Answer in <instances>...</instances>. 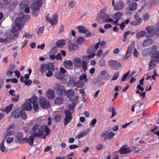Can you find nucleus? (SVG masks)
I'll return each mask as SVG.
<instances>
[{"label": "nucleus", "instance_id": "f257e3e1", "mask_svg": "<svg viewBox=\"0 0 159 159\" xmlns=\"http://www.w3.org/2000/svg\"><path fill=\"white\" fill-rule=\"evenodd\" d=\"M44 131H45L47 135L49 134L51 131L50 129L47 125H44L42 126L37 132L32 133L29 139L25 138L24 143H28L30 146H31L33 144L35 138L39 137L42 139H45L46 135L43 134Z\"/></svg>", "mask_w": 159, "mask_h": 159}, {"label": "nucleus", "instance_id": "f03ea898", "mask_svg": "<svg viewBox=\"0 0 159 159\" xmlns=\"http://www.w3.org/2000/svg\"><path fill=\"white\" fill-rule=\"evenodd\" d=\"M126 4L128 6L126 8L127 14H131L132 12L135 11L137 8L138 4L133 0H127Z\"/></svg>", "mask_w": 159, "mask_h": 159}, {"label": "nucleus", "instance_id": "7ed1b4c3", "mask_svg": "<svg viewBox=\"0 0 159 159\" xmlns=\"http://www.w3.org/2000/svg\"><path fill=\"white\" fill-rule=\"evenodd\" d=\"M145 29L147 31L150 37H152L159 33V27H158L148 26L146 27Z\"/></svg>", "mask_w": 159, "mask_h": 159}, {"label": "nucleus", "instance_id": "20e7f679", "mask_svg": "<svg viewBox=\"0 0 159 159\" xmlns=\"http://www.w3.org/2000/svg\"><path fill=\"white\" fill-rule=\"evenodd\" d=\"M48 70L54 71V67L53 63H49L47 64H43L40 66L39 69L40 71L44 72L47 71Z\"/></svg>", "mask_w": 159, "mask_h": 159}, {"label": "nucleus", "instance_id": "39448f33", "mask_svg": "<svg viewBox=\"0 0 159 159\" xmlns=\"http://www.w3.org/2000/svg\"><path fill=\"white\" fill-rule=\"evenodd\" d=\"M65 117L64 118V125L66 126L67 124L71 121L72 119V113L68 110H66L64 112Z\"/></svg>", "mask_w": 159, "mask_h": 159}, {"label": "nucleus", "instance_id": "423d86ee", "mask_svg": "<svg viewBox=\"0 0 159 159\" xmlns=\"http://www.w3.org/2000/svg\"><path fill=\"white\" fill-rule=\"evenodd\" d=\"M112 6H114V9L116 11H120L124 7V4L121 0L118 1L115 4V0H112Z\"/></svg>", "mask_w": 159, "mask_h": 159}, {"label": "nucleus", "instance_id": "0eeeda50", "mask_svg": "<svg viewBox=\"0 0 159 159\" xmlns=\"http://www.w3.org/2000/svg\"><path fill=\"white\" fill-rule=\"evenodd\" d=\"M40 105L43 109H48L50 106V102L44 97H41L39 100Z\"/></svg>", "mask_w": 159, "mask_h": 159}, {"label": "nucleus", "instance_id": "6e6552de", "mask_svg": "<svg viewBox=\"0 0 159 159\" xmlns=\"http://www.w3.org/2000/svg\"><path fill=\"white\" fill-rule=\"evenodd\" d=\"M109 66L113 70H118L119 67L121 66V64L117 61L111 60L108 62Z\"/></svg>", "mask_w": 159, "mask_h": 159}, {"label": "nucleus", "instance_id": "1a4fd4ad", "mask_svg": "<svg viewBox=\"0 0 159 159\" xmlns=\"http://www.w3.org/2000/svg\"><path fill=\"white\" fill-rule=\"evenodd\" d=\"M135 45V42L134 41H132L131 43L128 46L126 53L124 59L126 60L128 59L131 55L133 48Z\"/></svg>", "mask_w": 159, "mask_h": 159}, {"label": "nucleus", "instance_id": "9d476101", "mask_svg": "<svg viewBox=\"0 0 159 159\" xmlns=\"http://www.w3.org/2000/svg\"><path fill=\"white\" fill-rule=\"evenodd\" d=\"M31 104L32 102L30 98L27 99L25 103L21 106V108L24 110L30 111L32 108Z\"/></svg>", "mask_w": 159, "mask_h": 159}, {"label": "nucleus", "instance_id": "9b49d317", "mask_svg": "<svg viewBox=\"0 0 159 159\" xmlns=\"http://www.w3.org/2000/svg\"><path fill=\"white\" fill-rule=\"evenodd\" d=\"M96 51L94 49V45H93L88 49L87 52L88 54V57L89 59L92 58L95 56V52Z\"/></svg>", "mask_w": 159, "mask_h": 159}, {"label": "nucleus", "instance_id": "f8f14e48", "mask_svg": "<svg viewBox=\"0 0 159 159\" xmlns=\"http://www.w3.org/2000/svg\"><path fill=\"white\" fill-rule=\"evenodd\" d=\"M33 105V107L34 110L37 111L39 109V105L38 103V98L36 97H32L30 98Z\"/></svg>", "mask_w": 159, "mask_h": 159}, {"label": "nucleus", "instance_id": "ddd939ff", "mask_svg": "<svg viewBox=\"0 0 159 159\" xmlns=\"http://www.w3.org/2000/svg\"><path fill=\"white\" fill-rule=\"evenodd\" d=\"M46 97L49 99H53L55 96V93L52 89H49L47 90L46 93Z\"/></svg>", "mask_w": 159, "mask_h": 159}, {"label": "nucleus", "instance_id": "4468645a", "mask_svg": "<svg viewBox=\"0 0 159 159\" xmlns=\"http://www.w3.org/2000/svg\"><path fill=\"white\" fill-rule=\"evenodd\" d=\"M82 62V60L79 57H75L74 58L73 60V62L74 66L77 68L81 67V63Z\"/></svg>", "mask_w": 159, "mask_h": 159}, {"label": "nucleus", "instance_id": "2eb2a0df", "mask_svg": "<svg viewBox=\"0 0 159 159\" xmlns=\"http://www.w3.org/2000/svg\"><path fill=\"white\" fill-rule=\"evenodd\" d=\"M23 134L22 133H18L16 137V143H24V139L25 138H23Z\"/></svg>", "mask_w": 159, "mask_h": 159}, {"label": "nucleus", "instance_id": "dca6fc26", "mask_svg": "<svg viewBox=\"0 0 159 159\" xmlns=\"http://www.w3.org/2000/svg\"><path fill=\"white\" fill-rule=\"evenodd\" d=\"M42 4L40 2H34L31 5V8L32 10H39Z\"/></svg>", "mask_w": 159, "mask_h": 159}, {"label": "nucleus", "instance_id": "f3484780", "mask_svg": "<svg viewBox=\"0 0 159 159\" xmlns=\"http://www.w3.org/2000/svg\"><path fill=\"white\" fill-rule=\"evenodd\" d=\"M153 43L154 40L152 39H146L143 41V46L144 47H146L152 44Z\"/></svg>", "mask_w": 159, "mask_h": 159}, {"label": "nucleus", "instance_id": "a211bd4d", "mask_svg": "<svg viewBox=\"0 0 159 159\" xmlns=\"http://www.w3.org/2000/svg\"><path fill=\"white\" fill-rule=\"evenodd\" d=\"M119 152L121 154H125L131 152V150L127 148L126 146L124 145L121 148Z\"/></svg>", "mask_w": 159, "mask_h": 159}, {"label": "nucleus", "instance_id": "6ab92c4d", "mask_svg": "<svg viewBox=\"0 0 159 159\" xmlns=\"http://www.w3.org/2000/svg\"><path fill=\"white\" fill-rule=\"evenodd\" d=\"M69 51L71 52H73L79 49V46L75 44H70L68 46Z\"/></svg>", "mask_w": 159, "mask_h": 159}, {"label": "nucleus", "instance_id": "aec40b11", "mask_svg": "<svg viewBox=\"0 0 159 159\" xmlns=\"http://www.w3.org/2000/svg\"><path fill=\"white\" fill-rule=\"evenodd\" d=\"M152 58L157 63L159 62V52L155 51L152 54Z\"/></svg>", "mask_w": 159, "mask_h": 159}, {"label": "nucleus", "instance_id": "412c9836", "mask_svg": "<svg viewBox=\"0 0 159 159\" xmlns=\"http://www.w3.org/2000/svg\"><path fill=\"white\" fill-rule=\"evenodd\" d=\"M64 100L61 97H58L54 100V103L56 105H60L63 103Z\"/></svg>", "mask_w": 159, "mask_h": 159}, {"label": "nucleus", "instance_id": "4be33fe9", "mask_svg": "<svg viewBox=\"0 0 159 159\" xmlns=\"http://www.w3.org/2000/svg\"><path fill=\"white\" fill-rule=\"evenodd\" d=\"M107 134L104 139V141L112 139L115 135V133L113 132H110Z\"/></svg>", "mask_w": 159, "mask_h": 159}, {"label": "nucleus", "instance_id": "5701e85b", "mask_svg": "<svg viewBox=\"0 0 159 159\" xmlns=\"http://www.w3.org/2000/svg\"><path fill=\"white\" fill-rule=\"evenodd\" d=\"M58 17L57 14H55L52 17L51 19V25H56L58 23Z\"/></svg>", "mask_w": 159, "mask_h": 159}, {"label": "nucleus", "instance_id": "b1692460", "mask_svg": "<svg viewBox=\"0 0 159 159\" xmlns=\"http://www.w3.org/2000/svg\"><path fill=\"white\" fill-rule=\"evenodd\" d=\"M63 65L66 69H70L72 66V62L70 61H66L63 62Z\"/></svg>", "mask_w": 159, "mask_h": 159}, {"label": "nucleus", "instance_id": "393cba45", "mask_svg": "<svg viewBox=\"0 0 159 159\" xmlns=\"http://www.w3.org/2000/svg\"><path fill=\"white\" fill-rule=\"evenodd\" d=\"M21 113V111L16 110L12 112L11 115H12V116H13L14 118H18L21 115L20 114Z\"/></svg>", "mask_w": 159, "mask_h": 159}, {"label": "nucleus", "instance_id": "a878e982", "mask_svg": "<svg viewBox=\"0 0 159 159\" xmlns=\"http://www.w3.org/2000/svg\"><path fill=\"white\" fill-rule=\"evenodd\" d=\"M146 34L145 31L142 30L136 34V37L138 39H139L143 37Z\"/></svg>", "mask_w": 159, "mask_h": 159}, {"label": "nucleus", "instance_id": "bb28decb", "mask_svg": "<svg viewBox=\"0 0 159 159\" xmlns=\"http://www.w3.org/2000/svg\"><path fill=\"white\" fill-rule=\"evenodd\" d=\"M55 76L56 79L61 80L65 77V75L62 74L59 71L56 73Z\"/></svg>", "mask_w": 159, "mask_h": 159}, {"label": "nucleus", "instance_id": "cd10ccee", "mask_svg": "<svg viewBox=\"0 0 159 159\" xmlns=\"http://www.w3.org/2000/svg\"><path fill=\"white\" fill-rule=\"evenodd\" d=\"M77 28H78V31L80 33H86L87 32V28L84 26H79Z\"/></svg>", "mask_w": 159, "mask_h": 159}, {"label": "nucleus", "instance_id": "c85d7f7f", "mask_svg": "<svg viewBox=\"0 0 159 159\" xmlns=\"http://www.w3.org/2000/svg\"><path fill=\"white\" fill-rule=\"evenodd\" d=\"M105 17V16L98 15L97 18V22L99 23H105L104 19Z\"/></svg>", "mask_w": 159, "mask_h": 159}, {"label": "nucleus", "instance_id": "c756f323", "mask_svg": "<svg viewBox=\"0 0 159 159\" xmlns=\"http://www.w3.org/2000/svg\"><path fill=\"white\" fill-rule=\"evenodd\" d=\"M66 91L64 89L63 86H61L60 88L57 91L56 93L57 94L61 96L64 93H65Z\"/></svg>", "mask_w": 159, "mask_h": 159}, {"label": "nucleus", "instance_id": "7c9ffc66", "mask_svg": "<svg viewBox=\"0 0 159 159\" xmlns=\"http://www.w3.org/2000/svg\"><path fill=\"white\" fill-rule=\"evenodd\" d=\"M65 43L64 40H60L56 43V45L59 48H62L65 44Z\"/></svg>", "mask_w": 159, "mask_h": 159}, {"label": "nucleus", "instance_id": "2f4dec72", "mask_svg": "<svg viewBox=\"0 0 159 159\" xmlns=\"http://www.w3.org/2000/svg\"><path fill=\"white\" fill-rule=\"evenodd\" d=\"M75 92L72 89H70L68 90H66L65 91V94L68 97H70L71 96L74 95Z\"/></svg>", "mask_w": 159, "mask_h": 159}, {"label": "nucleus", "instance_id": "473e14b6", "mask_svg": "<svg viewBox=\"0 0 159 159\" xmlns=\"http://www.w3.org/2000/svg\"><path fill=\"white\" fill-rule=\"evenodd\" d=\"M79 80L80 81L84 82H87L88 80L87 78V75L86 74H84L82 75H80L79 78Z\"/></svg>", "mask_w": 159, "mask_h": 159}, {"label": "nucleus", "instance_id": "72a5a7b5", "mask_svg": "<svg viewBox=\"0 0 159 159\" xmlns=\"http://www.w3.org/2000/svg\"><path fill=\"white\" fill-rule=\"evenodd\" d=\"M156 66L155 63V61L152 59L151 60L149 63V69L151 70L155 67Z\"/></svg>", "mask_w": 159, "mask_h": 159}, {"label": "nucleus", "instance_id": "f704fd0d", "mask_svg": "<svg viewBox=\"0 0 159 159\" xmlns=\"http://www.w3.org/2000/svg\"><path fill=\"white\" fill-rule=\"evenodd\" d=\"M123 16L122 14L120 12H116L114 16L115 19H117L118 20H120Z\"/></svg>", "mask_w": 159, "mask_h": 159}, {"label": "nucleus", "instance_id": "c9c22d12", "mask_svg": "<svg viewBox=\"0 0 159 159\" xmlns=\"http://www.w3.org/2000/svg\"><path fill=\"white\" fill-rule=\"evenodd\" d=\"M87 66L88 65L87 62L85 61H82L81 63V67L84 71H85L87 70L88 69Z\"/></svg>", "mask_w": 159, "mask_h": 159}, {"label": "nucleus", "instance_id": "e433bc0d", "mask_svg": "<svg viewBox=\"0 0 159 159\" xmlns=\"http://www.w3.org/2000/svg\"><path fill=\"white\" fill-rule=\"evenodd\" d=\"M76 85L75 86L79 88H83L84 86V82L80 81V80L76 81Z\"/></svg>", "mask_w": 159, "mask_h": 159}, {"label": "nucleus", "instance_id": "4c0bfd02", "mask_svg": "<svg viewBox=\"0 0 159 159\" xmlns=\"http://www.w3.org/2000/svg\"><path fill=\"white\" fill-rule=\"evenodd\" d=\"M23 21L22 18L20 17L17 18L15 20V25H16L19 26H21L22 22Z\"/></svg>", "mask_w": 159, "mask_h": 159}, {"label": "nucleus", "instance_id": "58836bf2", "mask_svg": "<svg viewBox=\"0 0 159 159\" xmlns=\"http://www.w3.org/2000/svg\"><path fill=\"white\" fill-rule=\"evenodd\" d=\"M13 106V104H10L8 106H7L6 107V109L5 110H3L6 111V113H8L11 110ZM0 111H3L2 109H1Z\"/></svg>", "mask_w": 159, "mask_h": 159}, {"label": "nucleus", "instance_id": "ea45409f", "mask_svg": "<svg viewBox=\"0 0 159 159\" xmlns=\"http://www.w3.org/2000/svg\"><path fill=\"white\" fill-rule=\"evenodd\" d=\"M76 81L72 79H70L68 83V85L70 87H74L76 85Z\"/></svg>", "mask_w": 159, "mask_h": 159}, {"label": "nucleus", "instance_id": "a19ab883", "mask_svg": "<svg viewBox=\"0 0 159 159\" xmlns=\"http://www.w3.org/2000/svg\"><path fill=\"white\" fill-rule=\"evenodd\" d=\"M88 134V131H84L80 133L77 136V137L78 139L82 138Z\"/></svg>", "mask_w": 159, "mask_h": 159}, {"label": "nucleus", "instance_id": "79ce46f5", "mask_svg": "<svg viewBox=\"0 0 159 159\" xmlns=\"http://www.w3.org/2000/svg\"><path fill=\"white\" fill-rule=\"evenodd\" d=\"M5 140L2 141L0 144V150L2 152H4L6 150V148L4 145Z\"/></svg>", "mask_w": 159, "mask_h": 159}, {"label": "nucleus", "instance_id": "37998d69", "mask_svg": "<svg viewBox=\"0 0 159 159\" xmlns=\"http://www.w3.org/2000/svg\"><path fill=\"white\" fill-rule=\"evenodd\" d=\"M40 126V125L38 124H35L32 128V130L33 132H36L38 129L39 130V129L42 126Z\"/></svg>", "mask_w": 159, "mask_h": 159}, {"label": "nucleus", "instance_id": "c03bdc74", "mask_svg": "<svg viewBox=\"0 0 159 159\" xmlns=\"http://www.w3.org/2000/svg\"><path fill=\"white\" fill-rule=\"evenodd\" d=\"M53 119L55 122H59L61 119V116L60 115H56L54 116Z\"/></svg>", "mask_w": 159, "mask_h": 159}, {"label": "nucleus", "instance_id": "a18cd8bd", "mask_svg": "<svg viewBox=\"0 0 159 159\" xmlns=\"http://www.w3.org/2000/svg\"><path fill=\"white\" fill-rule=\"evenodd\" d=\"M133 147L134 151L136 153L138 152L141 150L140 145L139 144L134 145Z\"/></svg>", "mask_w": 159, "mask_h": 159}, {"label": "nucleus", "instance_id": "49530a36", "mask_svg": "<svg viewBox=\"0 0 159 159\" xmlns=\"http://www.w3.org/2000/svg\"><path fill=\"white\" fill-rule=\"evenodd\" d=\"M110 16L107 14L105 15V17H104L105 20V22H111L113 21V19L111 18H109Z\"/></svg>", "mask_w": 159, "mask_h": 159}, {"label": "nucleus", "instance_id": "de8ad7c7", "mask_svg": "<svg viewBox=\"0 0 159 159\" xmlns=\"http://www.w3.org/2000/svg\"><path fill=\"white\" fill-rule=\"evenodd\" d=\"M20 27L21 26H19L16 25H15V26L13 28L12 30V33H15L17 31L19 30L20 29Z\"/></svg>", "mask_w": 159, "mask_h": 159}, {"label": "nucleus", "instance_id": "09e8293b", "mask_svg": "<svg viewBox=\"0 0 159 159\" xmlns=\"http://www.w3.org/2000/svg\"><path fill=\"white\" fill-rule=\"evenodd\" d=\"M130 70L128 71L122 77L121 80L123 81H125L127 79L128 77V75L130 74Z\"/></svg>", "mask_w": 159, "mask_h": 159}, {"label": "nucleus", "instance_id": "8fccbe9b", "mask_svg": "<svg viewBox=\"0 0 159 159\" xmlns=\"http://www.w3.org/2000/svg\"><path fill=\"white\" fill-rule=\"evenodd\" d=\"M120 75L119 73L118 72H116L113 75L112 78V80H116L119 77Z\"/></svg>", "mask_w": 159, "mask_h": 159}, {"label": "nucleus", "instance_id": "3c124183", "mask_svg": "<svg viewBox=\"0 0 159 159\" xmlns=\"http://www.w3.org/2000/svg\"><path fill=\"white\" fill-rule=\"evenodd\" d=\"M85 41V39L82 37L78 38L77 40V43L79 44H81Z\"/></svg>", "mask_w": 159, "mask_h": 159}, {"label": "nucleus", "instance_id": "603ef678", "mask_svg": "<svg viewBox=\"0 0 159 159\" xmlns=\"http://www.w3.org/2000/svg\"><path fill=\"white\" fill-rule=\"evenodd\" d=\"M148 48H145L142 50V54L143 56H147L148 54Z\"/></svg>", "mask_w": 159, "mask_h": 159}, {"label": "nucleus", "instance_id": "864d4df0", "mask_svg": "<svg viewBox=\"0 0 159 159\" xmlns=\"http://www.w3.org/2000/svg\"><path fill=\"white\" fill-rule=\"evenodd\" d=\"M60 84L56 83L53 84V88L56 91H57L61 87Z\"/></svg>", "mask_w": 159, "mask_h": 159}, {"label": "nucleus", "instance_id": "5fc2aeb1", "mask_svg": "<svg viewBox=\"0 0 159 159\" xmlns=\"http://www.w3.org/2000/svg\"><path fill=\"white\" fill-rule=\"evenodd\" d=\"M17 3L16 2H13L9 6V8L11 10H13L16 6Z\"/></svg>", "mask_w": 159, "mask_h": 159}, {"label": "nucleus", "instance_id": "6e6d98bb", "mask_svg": "<svg viewBox=\"0 0 159 159\" xmlns=\"http://www.w3.org/2000/svg\"><path fill=\"white\" fill-rule=\"evenodd\" d=\"M44 30V28L43 26L40 27L37 31L36 32L37 34L39 35H40L41 34L43 33Z\"/></svg>", "mask_w": 159, "mask_h": 159}, {"label": "nucleus", "instance_id": "4d7b16f0", "mask_svg": "<svg viewBox=\"0 0 159 159\" xmlns=\"http://www.w3.org/2000/svg\"><path fill=\"white\" fill-rule=\"evenodd\" d=\"M9 39L8 38H6L4 39L0 38V43H7L8 42V40Z\"/></svg>", "mask_w": 159, "mask_h": 159}, {"label": "nucleus", "instance_id": "13d9d810", "mask_svg": "<svg viewBox=\"0 0 159 159\" xmlns=\"http://www.w3.org/2000/svg\"><path fill=\"white\" fill-rule=\"evenodd\" d=\"M47 71L48 72L46 73V76L48 77L52 76L53 75L52 71H54L52 70H48Z\"/></svg>", "mask_w": 159, "mask_h": 159}, {"label": "nucleus", "instance_id": "bf43d9fd", "mask_svg": "<svg viewBox=\"0 0 159 159\" xmlns=\"http://www.w3.org/2000/svg\"><path fill=\"white\" fill-rule=\"evenodd\" d=\"M106 8H104L102 9L100 12L98 14L101 16H105L106 14Z\"/></svg>", "mask_w": 159, "mask_h": 159}, {"label": "nucleus", "instance_id": "052dcab7", "mask_svg": "<svg viewBox=\"0 0 159 159\" xmlns=\"http://www.w3.org/2000/svg\"><path fill=\"white\" fill-rule=\"evenodd\" d=\"M21 115L20 116L22 118L24 119H25L27 118V116L25 114V112L23 111H21Z\"/></svg>", "mask_w": 159, "mask_h": 159}, {"label": "nucleus", "instance_id": "680f3d73", "mask_svg": "<svg viewBox=\"0 0 159 159\" xmlns=\"http://www.w3.org/2000/svg\"><path fill=\"white\" fill-rule=\"evenodd\" d=\"M97 120L96 119H93L90 124V126L94 127L96 123L97 122Z\"/></svg>", "mask_w": 159, "mask_h": 159}, {"label": "nucleus", "instance_id": "e2e57ef3", "mask_svg": "<svg viewBox=\"0 0 159 159\" xmlns=\"http://www.w3.org/2000/svg\"><path fill=\"white\" fill-rule=\"evenodd\" d=\"M99 64L101 67H104L106 65V62L104 60L101 59L100 61Z\"/></svg>", "mask_w": 159, "mask_h": 159}, {"label": "nucleus", "instance_id": "0e129e2a", "mask_svg": "<svg viewBox=\"0 0 159 159\" xmlns=\"http://www.w3.org/2000/svg\"><path fill=\"white\" fill-rule=\"evenodd\" d=\"M23 36L27 38L30 39L33 36V35H30L29 33L26 32L24 34Z\"/></svg>", "mask_w": 159, "mask_h": 159}, {"label": "nucleus", "instance_id": "69168bd1", "mask_svg": "<svg viewBox=\"0 0 159 159\" xmlns=\"http://www.w3.org/2000/svg\"><path fill=\"white\" fill-rule=\"evenodd\" d=\"M149 17V15L148 14H146L143 15V19L144 21L147 20Z\"/></svg>", "mask_w": 159, "mask_h": 159}, {"label": "nucleus", "instance_id": "338daca9", "mask_svg": "<svg viewBox=\"0 0 159 159\" xmlns=\"http://www.w3.org/2000/svg\"><path fill=\"white\" fill-rule=\"evenodd\" d=\"M19 98V95H18L12 98L11 99V100L13 102H16L18 101Z\"/></svg>", "mask_w": 159, "mask_h": 159}, {"label": "nucleus", "instance_id": "774afa93", "mask_svg": "<svg viewBox=\"0 0 159 159\" xmlns=\"http://www.w3.org/2000/svg\"><path fill=\"white\" fill-rule=\"evenodd\" d=\"M33 11H32V14L34 16H36L39 13V10H33Z\"/></svg>", "mask_w": 159, "mask_h": 159}]
</instances>
